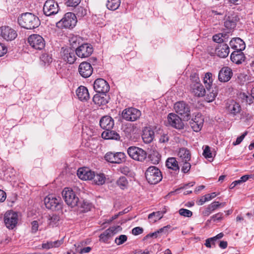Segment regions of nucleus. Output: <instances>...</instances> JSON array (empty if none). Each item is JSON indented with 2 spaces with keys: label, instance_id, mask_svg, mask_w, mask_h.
<instances>
[{
  "label": "nucleus",
  "instance_id": "f257e3e1",
  "mask_svg": "<svg viewBox=\"0 0 254 254\" xmlns=\"http://www.w3.org/2000/svg\"><path fill=\"white\" fill-rule=\"evenodd\" d=\"M18 22L22 27L27 29L36 28L40 24L39 18L34 14L29 12L22 14L18 17Z\"/></svg>",
  "mask_w": 254,
  "mask_h": 254
},
{
  "label": "nucleus",
  "instance_id": "f03ea898",
  "mask_svg": "<svg viewBox=\"0 0 254 254\" xmlns=\"http://www.w3.org/2000/svg\"><path fill=\"white\" fill-rule=\"evenodd\" d=\"M191 83L190 85V91L195 96L203 97L205 94V89L200 83L199 77L196 73L190 75Z\"/></svg>",
  "mask_w": 254,
  "mask_h": 254
},
{
  "label": "nucleus",
  "instance_id": "7ed1b4c3",
  "mask_svg": "<svg viewBox=\"0 0 254 254\" xmlns=\"http://www.w3.org/2000/svg\"><path fill=\"white\" fill-rule=\"evenodd\" d=\"M77 19L74 13L67 12L64 17L56 23L57 27L59 28H72L76 25Z\"/></svg>",
  "mask_w": 254,
  "mask_h": 254
},
{
  "label": "nucleus",
  "instance_id": "20e7f679",
  "mask_svg": "<svg viewBox=\"0 0 254 254\" xmlns=\"http://www.w3.org/2000/svg\"><path fill=\"white\" fill-rule=\"evenodd\" d=\"M145 177L149 183L156 184L162 179L160 170L155 166L149 167L145 172Z\"/></svg>",
  "mask_w": 254,
  "mask_h": 254
},
{
  "label": "nucleus",
  "instance_id": "39448f33",
  "mask_svg": "<svg viewBox=\"0 0 254 254\" xmlns=\"http://www.w3.org/2000/svg\"><path fill=\"white\" fill-rule=\"evenodd\" d=\"M127 153L131 159L139 162L144 161L147 157L145 151L134 146L129 147L127 149Z\"/></svg>",
  "mask_w": 254,
  "mask_h": 254
},
{
  "label": "nucleus",
  "instance_id": "423d86ee",
  "mask_svg": "<svg viewBox=\"0 0 254 254\" xmlns=\"http://www.w3.org/2000/svg\"><path fill=\"white\" fill-rule=\"evenodd\" d=\"M176 112L181 115L184 120L190 119V107L184 101H179L174 104Z\"/></svg>",
  "mask_w": 254,
  "mask_h": 254
},
{
  "label": "nucleus",
  "instance_id": "0eeeda50",
  "mask_svg": "<svg viewBox=\"0 0 254 254\" xmlns=\"http://www.w3.org/2000/svg\"><path fill=\"white\" fill-rule=\"evenodd\" d=\"M62 195L65 202L71 207H74L78 205L79 198L71 189L68 188H65L63 190Z\"/></svg>",
  "mask_w": 254,
  "mask_h": 254
},
{
  "label": "nucleus",
  "instance_id": "6e6552de",
  "mask_svg": "<svg viewBox=\"0 0 254 254\" xmlns=\"http://www.w3.org/2000/svg\"><path fill=\"white\" fill-rule=\"evenodd\" d=\"M104 158L111 163L121 164L125 162L126 155L125 153L122 152H108L105 154Z\"/></svg>",
  "mask_w": 254,
  "mask_h": 254
},
{
  "label": "nucleus",
  "instance_id": "1a4fd4ad",
  "mask_svg": "<svg viewBox=\"0 0 254 254\" xmlns=\"http://www.w3.org/2000/svg\"><path fill=\"white\" fill-rule=\"evenodd\" d=\"M28 41L30 46L36 50H41L45 46L44 38L38 34L30 35L28 37Z\"/></svg>",
  "mask_w": 254,
  "mask_h": 254
},
{
  "label": "nucleus",
  "instance_id": "9d476101",
  "mask_svg": "<svg viewBox=\"0 0 254 254\" xmlns=\"http://www.w3.org/2000/svg\"><path fill=\"white\" fill-rule=\"evenodd\" d=\"M4 221L7 228L13 229L18 222L17 213L13 211H7L4 214Z\"/></svg>",
  "mask_w": 254,
  "mask_h": 254
},
{
  "label": "nucleus",
  "instance_id": "9b49d317",
  "mask_svg": "<svg viewBox=\"0 0 254 254\" xmlns=\"http://www.w3.org/2000/svg\"><path fill=\"white\" fill-rule=\"evenodd\" d=\"M59 10V5L54 0H47L43 6L44 13L47 16L57 14Z\"/></svg>",
  "mask_w": 254,
  "mask_h": 254
},
{
  "label": "nucleus",
  "instance_id": "f8f14e48",
  "mask_svg": "<svg viewBox=\"0 0 254 254\" xmlns=\"http://www.w3.org/2000/svg\"><path fill=\"white\" fill-rule=\"evenodd\" d=\"M141 116L139 110L134 108H129L124 110L122 113V117L125 120L133 122L137 120Z\"/></svg>",
  "mask_w": 254,
  "mask_h": 254
},
{
  "label": "nucleus",
  "instance_id": "ddd939ff",
  "mask_svg": "<svg viewBox=\"0 0 254 254\" xmlns=\"http://www.w3.org/2000/svg\"><path fill=\"white\" fill-rule=\"evenodd\" d=\"M121 230L122 228L120 226L111 227L100 234V241L104 243H108V240L112 236Z\"/></svg>",
  "mask_w": 254,
  "mask_h": 254
},
{
  "label": "nucleus",
  "instance_id": "4468645a",
  "mask_svg": "<svg viewBox=\"0 0 254 254\" xmlns=\"http://www.w3.org/2000/svg\"><path fill=\"white\" fill-rule=\"evenodd\" d=\"M61 198L49 195L44 199V203L47 208L55 210L60 208Z\"/></svg>",
  "mask_w": 254,
  "mask_h": 254
},
{
  "label": "nucleus",
  "instance_id": "2eb2a0df",
  "mask_svg": "<svg viewBox=\"0 0 254 254\" xmlns=\"http://www.w3.org/2000/svg\"><path fill=\"white\" fill-rule=\"evenodd\" d=\"M93 52V48L91 45L83 44L76 49V55L79 58H86L89 57Z\"/></svg>",
  "mask_w": 254,
  "mask_h": 254
},
{
  "label": "nucleus",
  "instance_id": "dca6fc26",
  "mask_svg": "<svg viewBox=\"0 0 254 254\" xmlns=\"http://www.w3.org/2000/svg\"><path fill=\"white\" fill-rule=\"evenodd\" d=\"M0 36L6 41H12L17 37L16 32L9 26H2L0 28Z\"/></svg>",
  "mask_w": 254,
  "mask_h": 254
},
{
  "label": "nucleus",
  "instance_id": "f3484780",
  "mask_svg": "<svg viewBox=\"0 0 254 254\" xmlns=\"http://www.w3.org/2000/svg\"><path fill=\"white\" fill-rule=\"evenodd\" d=\"M94 89L96 92L106 93L109 91L110 87L106 80L102 78H98L94 81Z\"/></svg>",
  "mask_w": 254,
  "mask_h": 254
},
{
  "label": "nucleus",
  "instance_id": "a211bd4d",
  "mask_svg": "<svg viewBox=\"0 0 254 254\" xmlns=\"http://www.w3.org/2000/svg\"><path fill=\"white\" fill-rule=\"evenodd\" d=\"M61 56L65 62L69 64H73L76 59L74 51L71 48H62Z\"/></svg>",
  "mask_w": 254,
  "mask_h": 254
},
{
  "label": "nucleus",
  "instance_id": "6ab92c4d",
  "mask_svg": "<svg viewBox=\"0 0 254 254\" xmlns=\"http://www.w3.org/2000/svg\"><path fill=\"white\" fill-rule=\"evenodd\" d=\"M167 120L169 124L172 127L179 129L183 128L184 124L177 115L170 113L168 115Z\"/></svg>",
  "mask_w": 254,
  "mask_h": 254
},
{
  "label": "nucleus",
  "instance_id": "aec40b11",
  "mask_svg": "<svg viewBox=\"0 0 254 254\" xmlns=\"http://www.w3.org/2000/svg\"><path fill=\"white\" fill-rule=\"evenodd\" d=\"M78 72L82 77L87 78L92 74L93 68L90 63L84 62L79 64Z\"/></svg>",
  "mask_w": 254,
  "mask_h": 254
},
{
  "label": "nucleus",
  "instance_id": "412c9836",
  "mask_svg": "<svg viewBox=\"0 0 254 254\" xmlns=\"http://www.w3.org/2000/svg\"><path fill=\"white\" fill-rule=\"evenodd\" d=\"M233 75L232 69L229 67H223L219 71L218 79L221 82H227L231 78Z\"/></svg>",
  "mask_w": 254,
  "mask_h": 254
},
{
  "label": "nucleus",
  "instance_id": "4be33fe9",
  "mask_svg": "<svg viewBox=\"0 0 254 254\" xmlns=\"http://www.w3.org/2000/svg\"><path fill=\"white\" fill-rule=\"evenodd\" d=\"M203 124V119L199 114H197L194 118L190 122V124L193 131L197 132L199 131Z\"/></svg>",
  "mask_w": 254,
  "mask_h": 254
},
{
  "label": "nucleus",
  "instance_id": "5701e85b",
  "mask_svg": "<svg viewBox=\"0 0 254 254\" xmlns=\"http://www.w3.org/2000/svg\"><path fill=\"white\" fill-rule=\"evenodd\" d=\"M94 173V172L91 171L88 168H81L77 170V175L81 180H92Z\"/></svg>",
  "mask_w": 254,
  "mask_h": 254
},
{
  "label": "nucleus",
  "instance_id": "b1692460",
  "mask_svg": "<svg viewBox=\"0 0 254 254\" xmlns=\"http://www.w3.org/2000/svg\"><path fill=\"white\" fill-rule=\"evenodd\" d=\"M229 52V47L226 44H219L215 48V54L217 56L222 58L227 57Z\"/></svg>",
  "mask_w": 254,
  "mask_h": 254
},
{
  "label": "nucleus",
  "instance_id": "393cba45",
  "mask_svg": "<svg viewBox=\"0 0 254 254\" xmlns=\"http://www.w3.org/2000/svg\"><path fill=\"white\" fill-rule=\"evenodd\" d=\"M100 127L105 130L112 129L114 126L113 119L110 116H106L103 117L100 121Z\"/></svg>",
  "mask_w": 254,
  "mask_h": 254
},
{
  "label": "nucleus",
  "instance_id": "a878e982",
  "mask_svg": "<svg viewBox=\"0 0 254 254\" xmlns=\"http://www.w3.org/2000/svg\"><path fill=\"white\" fill-rule=\"evenodd\" d=\"M230 46L235 51H243L245 49V44L240 38L232 39L230 42Z\"/></svg>",
  "mask_w": 254,
  "mask_h": 254
},
{
  "label": "nucleus",
  "instance_id": "bb28decb",
  "mask_svg": "<svg viewBox=\"0 0 254 254\" xmlns=\"http://www.w3.org/2000/svg\"><path fill=\"white\" fill-rule=\"evenodd\" d=\"M154 137V132L150 127H146L143 130L142 138L145 143H149L152 141Z\"/></svg>",
  "mask_w": 254,
  "mask_h": 254
},
{
  "label": "nucleus",
  "instance_id": "cd10ccee",
  "mask_svg": "<svg viewBox=\"0 0 254 254\" xmlns=\"http://www.w3.org/2000/svg\"><path fill=\"white\" fill-rule=\"evenodd\" d=\"M245 57L242 51H235L231 55V60L237 64H241L245 61Z\"/></svg>",
  "mask_w": 254,
  "mask_h": 254
},
{
  "label": "nucleus",
  "instance_id": "c85d7f7f",
  "mask_svg": "<svg viewBox=\"0 0 254 254\" xmlns=\"http://www.w3.org/2000/svg\"><path fill=\"white\" fill-rule=\"evenodd\" d=\"M78 98L81 101H87L89 98V94L86 87L83 86H79L76 91Z\"/></svg>",
  "mask_w": 254,
  "mask_h": 254
},
{
  "label": "nucleus",
  "instance_id": "c756f323",
  "mask_svg": "<svg viewBox=\"0 0 254 254\" xmlns=\"http://www.w3.org/2000/svg\"><path fill=\"white\" fill-rule=\"evenodd\" d=\"M227 109L229 113L233 116L240 113L241 107L240 104L234 101H231L228 104Z\"/></svg>",
  "mask_w": 254,
  "mask_h": 254
},
{
  "label": "nucleus",
  "instance_id": "7c9ffc66",
  "mask_svg": "<svg viewBox=\"0 0 254 254\" xmlns=\"http://www.w3.org/2000/svg\"><path fill=\"white\" fill-rule=\"evenodd\" d=\"M225 203H219L218 201H215L211 203L202 212V214L204 216H209L213 211L219 207L221 205L224 206Z\"/></svg>",
  "mask_w": 254,
  "mask_h": 254
},
{
  "label": "nucleus",
  "instance_id": "2f4dec72",
  "mask_svg": "<svg viewBox=\"0 0 254 254\" xmlns=\"http://www.w3.org/2000/svg\"><path fill=\"white\" fill-rule=\"evenodd\" d=\"M102 138L105 139H115L119 140L120 139L119 134L114 130H112L111 129L109 130H105L101 134Z\"/></svg>",
  "mask_w": 254,
  "mask_h": 254
},
{
  "label": "nucleus",
  "instance_id": "473e14b6",
  "mask_svg": "<svg viewBox=\"0 0 254 254\" xmlns=\"http://www.w3.org/2000/svg\"><path fill=\"white\" fill-rule=\"evenodd\" d=\"M105 93H101V94H96L93 98V101L95 104L99 105H104L108 103V100L106 98Z\"/></svg>",
  "mask_w": 254,
  "mask_h": 254
},
{
  "label": "nucleus",
  "instance_id": "72a5a7b5",
  "mask_svg": "<svg viewBox=\"0 0 254 254\" xmlns=\"http://www.w3.org/2000/svg\"><path fill=\"white\" fill-rule=\"evenodd\" d=\"M166 166L168 169L174 171H179V166L178 162L175 157H170L166 161Z\"/></svg>",
  "mask_w": 254,
  "mask_h": 254
},
{
  "label": "nucleus",
  "instance_id": "f704fd0d",
  "mask_svg": "<svg viewBox=\"0 0 254 254\" xmlns=\"http://www.w3.org/2000/svg\"><path fill=\"white\" fill-rule=\"evenodd\" d=\"M64 243L63 239L57 240L54 242L48 241L45 243H43L42 248L43 249L49 250L53 248H58L62 245Z\"/></svg>",
  "mask_w": 254,
  "mask_h": 254
},
{
  "label": "nucleus",
  "instance_id": "c9c22d12",
  "mask_svg": "<svg viewBox=\"0 0 254 254\" xmlns=\"http://www.w3.org/2000/svg\"><path fill=\"white\" fill-rule=\"evenodd\" d=\"M178 155L182 160V162L189 161L190 159V151L186 148H180Z\"/></svg>",
  "mask_w": 254,
  "mask_h": 254
},
{
  "label": "nucleus",
  "instance_id": "e433bc0d",
  "mask_svg": "<svg viewBox=\"0 0 254 254\" xmlns=\"http://www.w3.org/2000/svg\"><path fill=\"white\" fill-rule=\"evenodd\" d=\"M237 18L235 16H228L225 20L224 26L228 29H234L236 25Z\"/></svg>",
  "mask_w": 254,
  "mask_h": 254
},
{
  "label": "nucleus",
  "instance_id": "4c0bfd02",
  "mask_svg": "<svg viewBox=\"0 0 254 254\" xmlns=\"http://www.w3.org/2000/svg\"><path fill=\"white\" fill-rule=\"evenodd\" d=\"M92 180L93 182L98 185L104 184L106 181V177L104 174L102 173L96 174L94 173V176L92 177Z\"/></svg>",
  "mask_w": 254,
  "mask_h": 254
},
{
  "label": "nucleus",
  "instance_id": "58836bf2",
  "mask_svg": "<svg viewBox=\"0 0 254 254\" xmlns=\"http://www.w3.org/2000/svg\"><path fill=\"white\" fill-rule=\"evenodd\" d=\"M77 206L80 208L81 212H86L91 210L92 205L88 201L83 200L82 202L79 201Z\"/></svg>",
  "mask_w": 254,
  "mask_h": 254
},
{
  "label": "nucleus",
  "instance_id": "ea45409f",
  "mask_svg": "<svg viewBox=\"0 0 254 254\" xmlns=\"http://www.w3.org/2000/svg\"><path fill=\"white\" fill-rule=\"evenodd\" d=\"M120 4V0H108L106 6L110 10H115L118 8Z\"/></svg>",
  "mask_w": 254,
  "mask_h": 254
},
{
  "label": "nucleus",
  "instance_id": "a19ab883",
  "mask_svg": "<svg viewBox=\"0 0 254 254\" xmlns=\"http://www.w3.org/2000/svg\"><path fill=\"white\" fill-rule=\"evenodd\" d=\"M213 80V79L212 73L210 72H207L204 77L203 82L207 90H209L210 88Z\"/></svg>",
  "mask_w": 254,
  "mask_h": 254
},
{
  "label": "nucleus",
  "instance_id": "79ce46f5",
  "mask_svg": "<svg viewBox=\"0 0 254 254\" xmlns=\"http://www.w3.org/2000/svg\"><path fill=\"white\" fill-rule=\"evenodd\" d=\"M117 185L122 190H125L127 188L128 181L126 177H121L117 181Z\"/></svg>",
  "mask_w": 254,
  "mask_h": 254
},
{
  "label": "nucleus",
  "instance_id": "37998d69",
  "mask_svg": "<svg viewBox=\"0 0 254 254\" xmlns=\"http://www.w3.org/2000/svg\"><path fill=\"white\" fill-rule=\"evenodd\" d=\"M163 213L161 211L154 212L149 214L148 218L149 219H152L155 222L156 221L160 220L163 217Z\"/></svg>",
  "mask_w": 254,
  "mask_h": 254
},
{
  "label": "nucleus",
  "instance_id": "c03bdc74",
  "mask_svg": "<svg viewBox=\"0 0 254 254\" xmlns=\"http://www.w3.org/2000/svg\"><path fill=\"white\" fill-rule=\"evenodd\" d=\"M149 158L153 164H158L161 159V155L157 151H153L150 154Z\"/></svg>",
  "mask_w": 254,
  "mask_h": 254
},
{
  "label": "nucleus",
  "instance_id": "a18cd8bd",
  "mask_svg": "<svg viewBox=\"0 0 254 254\" xmlns=\"http://www.w3.org/2000/svg\"><path fill=\"white\" fill-rule=\"evenodd\" d=\"M240 97L242 99L243 102H245L248 104H251L253 102L254 99L252 96L247 94L245 93H243L240 94Z\"/></svg>",
  "mask_w": 254,
  "mask_h": 254
},
{
  "label": "nucleus",
  "instance_id": "49530a36",
  "mask_svg": "<svg viewBox=\"0 0 254 254\" xmlns=\"http://www.w3.org/2000/svg\"><path fill=\"white\" fill-rule=\"evenodd\" d=\"M75 14L78 17H82L87 13V10L82 6H78L75 10Z\"/></svg>",
  "mask_w": 254,
  "mask_h": 254
},
{
  "label": "nucleus",
  "instance_id": "de8ad7c7",
  "mask_svg": "<svg viewBox=\"0 0 254 254\" xmlns=\"http://www.w3.org/2000/svg\"><path fill=\"white\" fill-rule=\"evenodd\" d=\"M127 237L125 235H121L115 240V243L117 245H121L127 241Z\"/></svg>",
  "mask_w": 254,
  "mask_h": 254
},
{
  "label": "nucleus",
  "instance_id": "09e8293b",
  "mask_svg": "<svg viewBox=\"0 0 254 254\" xmlns=\"http://www.w3.org/2000/svg\"><path fill=\"white\" fill-rule=\"evenodd\" d=\"M41 61L45 64H49L52 62V56L48 54H43L41 56Z\"/></svg>",
  "mask_w": 254,
  "mask_h": 254
},
{
  "label": "nucleus",
  "instance_id": "8fccbe9b",
  "mask_svg": "<svg viewBox=\"0 0 254 254\" xmlns=\"http://www.w3.org/2000/svg\"><path fill=\"white\" fill-rule=\"evenodd\" d=\"M225 36V34L224 35L221 33L216 34L213 36V40L214 42L219 43L220 44H221V43L224 42L223 38H224Z\"/></svg>",
  "mask_w": 254,
  "mask_h": 254
},
{
  "label": "nucleus",
  "instance_id": "3c124183",
  "mask_svg": "<svg viewBox=\"0 0 254 254\" xmlns=\"http://www.w3.org/2000/svg\"><path fill=\"white\" fill-rule=\"evenodd\" d=\"M179 214L183 216L190 217L192 215V212L187 209L181 208L179 210Z\"/></svg>",
  "mask_w": 254,
  "mask_h": 254
},
{
  "label": "nucleus",
  "instance_id": "603ef678",
  "mask_svg": "<svg viewBox=\"0 0 254 254\" xmlns=\"http://www.w3.org/2000/svg\"><path fill=\"white\" fill-rule=\"evenodd\" d=\"M59 220L60 217L58 215H53L52 216H50L49 219V223L51 225L54 226L57 224Z\"/></svg>",
  "mask_w": 254,
  "mask_h": 254
},
{
  "label": "nucleus",
  "instance_id": "864d4df0",
  "mask_svg": "<svg viewBox=\"0 0 254 254\" xmlns=\"http://www.w3.org/2000/svg\"><path fill=\"white\" fill-rule=\"evenodd\" d=\"M203 155L205 158H212V154L210 151L209 146L206 145L205 146L203 152Z\"/></svg>",
  "mask_w": 254,
  "mask_h": 254
},
{
  "label": "nucleus",
  "instance_id": "5fc2aeb1",
  "mask_svg": "<svg viewBox=\"0 0 254 254\" xmlns=\"http://www.w3.org/2000/svg\"><path fill=\"white\" fill-rule=\"evenodd\" d=\"M183 162V165L182 168V171L184 173H187L190 171L191 165L189 161H184Z\"/></svg>",
  "mask_w": 254,
  "mask_h": 254
},
{
  "label": "nucleus",
  "instance_id": "6e6d98bb",
  "mask_svg": "<svg viewBox=\"0 0 254 254\" xmlns=\"http://www.w3.org/2000/svg\"><path fill=\"white\" fill-rule=\"evenodd\" d=\"M39 224L37 221L35 220L31 222V233L35 234L38 230Z\"/></svg>",
  "mask_w": 254,
  "mask_h": 254
},
{
  "label": "nucleus",
  "instance_id": "4d7b16f0",
  "mask_svg": "<svg viewBox=\"0 0 254 254\" xmlns=\"http://www.w3.org/2000/svg\"><path fill=\"white\" fill-rule=\"evenodd\" d=\"M217 93L214 92L213 90L210 92V93L206 96L207 101L208 102H211L214 101L217 96Z\"/></svg>",
  "mask_w": 254,
  "mask_h": 254
},
{
  "label": "nucleus",
  "instance_id": "13d9d810",
  "mask_svg": "<svg viewBox=\"0 0 254 254\" xmlns=\"http://www.w3.org/2000/svg\"><path fill=\"white\" fill-rule=\"evenodd\" d=\"M80 0H68L66 5L68 6L75 7L80 2Z\"/></svg>",
  "mask_w": 254,
  "mask_h": 254
},
{
  "label": "nucleus",
  "instance_id": "bf43d9fd",
  "mask_svg": "<svg viewBox=\"0 0 254 254\" xmlns=\"http://www.w3.org/2000/svg\"><path fill=\"white\" fill-rule=\"evenodd\" d=\"M248 132L245 131L242 135L237 137L235 142H233V145H236L239 144L244 139L245 136L247 134Z\"/></svg>",
  "mask_w": 254,
  "mask_h": 254
},
{
  "label": "nucleus",
  "instance_id": "052dcab7",
  "mask_svg": "<svg viewBox=\"0 0 254 254\" xmlns=\"http://www.w3.org/2000/svg\"><path fill=\"white\" fill-rule=\"evenodd\" d=\"M7 52L6 47L3 44L0 43V57L3 56Z\"/></svg>",
  "mask_w": 254,
  "mask_h": 254
},
{
  "label": "nucleus",
  "instance_id": "680f3d73",
  "mask_svg": "<svg viewBox=\"0 0 254 254\" xmlns=\"http://www.w3.org/2000/svg\"><path fill=\"white\" fill-rule=\"evenodd\" d=\"M143 231V230L142 228L139 227H136L134 228L132 230V234L134 235H138L141 234Z\"/></svg>",
  "mask_w": 254,
  "mask_h": 254
},
{
  "label": "nucleus",
  "instance_id": "e2e57ef3",
  "mask_svg": "<svg viewBox=\"0 0 254 254\" xmlns=\"http://www.w3.org/2000/svg\"><path fill=\"white\" fill-rule=\"evenodd\" d=\"M223 218V213L219 212L215 214L211 217V218L213 219L214 221L215 220H221Z\"/></svg>",
  "mask_w": 254,
  "mask_h": 254
},
{
  "label": "nucleus",
  "instance_id": "0e129e2a",
  "mask_svg": "<svg viewBox=\"0 0 254 254\" xmlns=\"http://www.w3.org/2000/svg\"><path fill=\"white\" fill-rule=\"evenodd\" d=\"M79 39L80 38L79 37H77L76 36H73V37H71L70 39H69V42L70 43V45L72 47L76 46V43L79 40Z\"/></svg>",
  "mask_w": 254,
  "mask_h": 254
},
{
  "label": "nucleus",
  "instance_id": "69168bd1",
  "mask_svg": "<svg viewBox=\"0 0 254 254\" xmlns=\"http://www.w3.org/2000/svg\"><path fill=\"white\" fill-rule=\"evenodd\" d=\"M169 140V136L167 134H163L159 139V141L161 143H165Z\"/></svg>",
  "mask_w": 254,
  "mask_h": 254
},
{
  "label": "nucleus",
  "instance_id": "338daca9",
  "mask_svg": "<svg viewBox=\"0 0 254 254\" xmlns=\"http://www.w3.org/2000/svg\"><path fill=\"white\" fill-rule=\"evenodd\" d=\"M171 227L170 225H167L166 226L163 227V228H161L158 230L159 234L161 233H166L168 230V229Z\"/></svg>",
  "mask_w": 254,
  "mask_h": 254
},
{
  "label": "nucleus",
  "instance_id": "774afa93",
  "mask_svg": "<svg viewBox=\"0 0 254 254\" xmlns=\"http://www.w3.org/2000/svg\"><path fill=\"white\" fill-rule=\"evenodd\" d=\"M159 234V232L158 231H156L153 233H150L148 235H147L144 238V239H147L148 238H150V237H155V238H157L158 237V235Z\"/></svg>",
  "mask_w": 254,
  "mask_h": 254
}]
</instances>
